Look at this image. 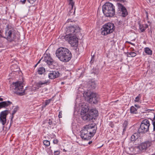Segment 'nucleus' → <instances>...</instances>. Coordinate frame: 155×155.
<instances>
[{"label": "nucleus", "mask_w": 155, "mask_h": 155, "mask_svg": "<svg viewBox=\"0 0 155 155\" xmlns=\"http://www.w3.org/2000/svg\"><path fill=\"white\" fill-rule=\"evenodd\" d=\"M89 107L88 104L82 105L81 112V116L83 120L88 122L93 119H95L98 115L97 110L93 109L89 111Z\"/></svg>", "instance_id": "f257e3e1"}, {"label": "nucleus", "mask_w": 155, "mask_h": 155, "mask_svg": "<svg viewBox=\"0 0 155 155\" xmlns=\"http://www.w3.org/2000/svg\"><path fill=\"white\" fill-rule=\"evenodd\" d=\"M55 54L60 61L64 62L69 61L72 57L71 51L68 49L64 47L58 48L56 51Z\"/></svg>", "instance_id": "f03ea898"}, {"label": "nucleus", "mask_w": 155, "mask_h": 155, "mask_svg": "<svg viewBox=\"0 0 155 155\" xmlns=\"http://www.w3.org/2000/svg\"><path fill=\"white\" fill-rule=\"evenodd\" d=\"M102 11L105 16L111 17L115 14V7L112 3L106 2L103 6Z\"/></svg>", "instance_id": "7ed1b4c3"}, {"label": "nucleus", "mask_w": 155, "mask_h": 155, "mask_svg": "<svg viewBox=\"0 0 155 155\" xmlns=\"http://www.w3.org/2000/svg\"><path fill=\"white\" fill-rule=\"evenodd\" d=\"M23 87L22 84L21 82L17 81L13 83L11 85V88H12L14 90V91L15 93L22 96L25 94V90H23Z\"/></svg>", "instance_id": "20e7f679"}, {"label": "nucleus", "mask_w": 155, "mask_h": 155, "mask_svg": "<svg viewBox=\"0 0 155 155\" xmlns=\"http://www.w3.org/2000/svg\"><path fill=\"white\" fill-rule=\"evenodd\" d=\"M115 29L114 24L109 22L105 24L101 29L102 35H106L112 33Z\"/></svg>", "instance_id": "39448f33"}, {"label": "nucleus", "mask_w": 155, "mask_h": 155, "mask_svg": "<svg viewBox=\"0 0 155 155\" xmlns=\"http://www.w3.org/2000/svg\"><path fill=\"white\" fill-rule=\"evenodd\" d=\"M9 25H7V29L5 31L4 38L6 39L8 41H14L16 38V33L13 28H9Z\"/></svg>", "instance_id": "423d86ee"}, {"label": "nucleus", "mask_w": 155, "mask_h": 155, "mask_svg": "<svg viewBox=\"0 0 155 155\" xmlns=\"http://www.w3.org/2000/svg\"><path fill=\"white\" fill-rule=\"evenodd\" d=\"M81 28L78 25L71 26L66 28V32L70 35H75L79 37L81 35Z\"/></svg>", "instance_id": "0eeeda50"}, {"label": "nucleus", "mask_w": 155, "mask_h": 155, "mask_svg": "<svg viewBox=\"0 0 155 155\" xmlns=\"http://www.w3.org/2000/svg\"><path fill=\"white\" fill-rule=\"evenodd\" d=\"M150 125L149 121L147 119L144 120L141 122L140 127L138 129V133H144L147 132L149 130Z\"/></svg>", "instance_id": "6e6552de"}, {"label": "nucleus", "mask_w": 155, "mask_h": 155, "mask_svg": "<svg viewBox=\"0 0 155 155\" xmlns=\"http://www.w3.org/2000/svg\"><path fill=\"white\" fill-rule=\"evenodd\" d=\"M152 145V142L147 141L141 144L140 145L136 147V150L138 152V153L141 152L145 151L147 149Z\"/></svg>", "instance_id": "1a4fd4ad"}, {"label": "nucleus", "mask_w": 155, "mask_h": 155, "mask_svg": "<svg viewBox=\"0 0 155 155\" xmlns=\"http://www.w3.org/2000/svg\"><path fill=\"white\" fill-rule=\"evenodd\" d=\"M69 43L72 47H77L78 45V38L77 36L73 35L69 37L68 40Z\"/></svg>", "instance_id": "9d476101"}, {"label": "nucleus", "mask_w": 155, "mask_h": 155, "mask_svg": "<svg viewBox=\"0 0 155 155\" xmlns=\"http://www.w3.org/2000/svg\"><path fill=\"white\" fill-rule=\"evenodd\" d=\"M80 132L81 137L82 139L85 140L90 139L91 138V137L89 134L88 131L85 128V126L83 127Z\"/></svg>", "instance_id": "9b49d317"}, {"label": "nucleus", "mask_w": 155, "mask_h": 155, "mask_svg": "<svg viewBox=\"0 0 155 155\" xmlns=\"http://www.w3.org/2000/svg\"><path fill=\"white\" fill-rule=\"evenodd\" d=\"M8 114V110H5L1 112L0 114V122L3 125H4L6 123V117Z\"/></svg>", "instance_id": "f8f14e48"}, {"label": "nucleus", "mask_w": 155, "mask_h": 155, "mask_svg": "<svg viewBox=\"0 0 155 155\" xmlns=\"http://www.w3.org/2000/svg\"><path fill=\"white\" fill-rule=\"evenodd\" d=\"M85 126V128L87 130L91 137H92L94 136L96 131V128H95V125L89 124Z\"/></svg>", "instance_id": "ddd939ff"}, {"label": "nucleus", "mask_w": 155, "mask_h": 155, "mask_svg": "<svg viewBox=\"0 0 155 155\" xmlns=\"http://www.w3.org/2000/svg\"><path fill=\"white\" fill-rule=\"evenodd\" d=\"M118 8L119 9V13L122 12V16L125 17L128 14V12L125 7H124L122 4L118 3L117 4Z\"/></svg>", "instance_id": "4468645a"}, {"label": "nucleus", "mask_w": 155, "mask_h": 155, "mask_svg": "<svg viewBox=\"0 0 155 155\" xmlns=\"http://www.w3.org/2000/svg\"><path fill=\"white\" fill-rule=\"evenodd\" d=\"M126 152L129 154L133 155L138 153V152L136 150V147H130L127 148Z\"/></svg>", "instance_id": "2eb2a0df"}, {"label": "nucleus", "mask_w": 155, "mask_h": 155, "mask_svg": "<svg viewBox=\"0 0 155 155\" xmlns=\"http://www.w3.org/2000/svg\"><path fill=\"white\" fill-rule=\"evenodd\" d=\"M59 73L58 71H52L49 73L48 77L50 79H54L59 77Z\"/></svg>", "instance_id": "dca6fc26"}, {"label": "nucleus", "mask_w": 155, "mask_h": 155, "mask_svg": "<svg viewBox=\"0 0 155 155\" xmlns=\"http://www.w3.org/2000/svg\"><path fill=\"white\" fill-rule=\"evenodd\" d=\"M12 104V103L9 101H2L0 102V109L2 108L5 107Z\"/></svg>", "instance_id": "f3484780"}, {"label": "nucleus", "mask_w": 155, "mask_h": 155, "mask_svg": "<svg viewBox=\"0 0 155 155\" xmlns=\"http://www.w3.org/2000/svg\"><path fill=\"white\" fill-rule=\"evenodd\" d=\"M93 98H92V99L90 98V102H89L91 103H93L94 104H97L98 101V97L97 96L96 94H93Z\"/></svg>", "instance_id": "a211bd4d"}, {"label": "nucleus", "mask_w": 155, "mask_h": 155, "mask_svg": "<svg viewBox=\"0 0 155 155\" xmlns=\"http://www.w3.org/2000/svg\"><path fill=\"white\" fill-rule=\"evenodd\" d=\"M12 72H18L19 70V68L17 64H13L10 67Z\"/></svg>", "instance_id": "6ab92c4d"}, {"label": "nucleus", "mask_w": 155, "mask_h": 155, "mask_svg": "<svg viewBox=\"0 0 155 155\" xmlns=\"http://www.w3.org/2000/svg\"><path fill=\"white\" fill-rule=\"evenodd\" d=\"M68 1L69 2V5H70L71 6V10H70L69 12L70 13H72L73 11V8L74 4V2L73 1V0H68Z\"/></svg>", "instance_id": "aec40b11"}, {"label": "nucleus", "mask_w": 155, "mask_h": 155, "mask_svg": "<svg viewBox=\"0 0 155 155\" xmlns=\"http://www.w3.org/2000/svg\"><path fill=\"white\" fill-rule=\"evenodd\" d=\"M93 94H96L94 93H87V99L89 102H90V98H91V99H92V98H94L93 97Z\"/></svg>", "instance_id": "412c9836"}, {"label": "nucleus", "mask_w": 155, "mask_h": 155, "mask_svg": "<svg viewBox=\"0 0 155 155\" xmlns=\"http://www.w3.org/2000/svg\"><path fill=\"white\" fill-rule=\"evenodd\" d=\"M47 83L48 81H46L43 82H42L41 81H39L36 84L37 87H40L43 85L46 84Z\"/></svg>", "instance_id": "4be33fe9"}, {"label": "nucleus", "mask_w": 155, "mask_h": 155, "mask_svg": "<svg viewBox=\"0 0 155 155\" xmlns=\"http://www.w3.org/2000/svg\"><path fill=\"white\" fill-rule=\"evenodd\" d=\"M45 71V68H39L38 70V73L39 74H42Z\"/></svg>", "instance_id": "5701e85b"}, {"label": "nucleus", "mask_w": 155, "mask_h": 155, "mask_svg": "<svg viewBox=\"0 0 155 155\" xmlns=\"http://www.w3.org/2000/svg\"><path fill=\"white\" fill-rule=\"evenodd\" d=\"M44 60L43 61H49L50 60H52L53 59L51 58V57L49 55H48V54H46V56H45L44 58Z\"/></svg>", "instance_id": "b1692460"}, {"label": "nucleus", "mask_w": 155, "mask_h": 155, "mask_svg": "<svg viewBox=\"0 0 155 155\" xmlns=\"http://www.w3.org/2000/svg\"><path fill=\"white\" fill-rule=\"evenodd\" d=\"M144 51L148 55H151L152 54V51L148 48H145Z\"/></svg>", "instance_id": "393cba45"}, {"label": "nucleus", "mask_w": 155, "mask_h": 155, "mask_svg": "<svg viewBox=\"0 0 155 155\" xmlns=\"http://www.w3.org/2000/svg\"><path fill=\"white\" fill-rule=\"evenodd\" d=\"M130 112L131 113H137V109L133 106H132L130 107Z\"/></svg>", "instance_id": "a878e982"}, {"label": "nucleus", "mask_w": 155, "mask_h": 155, "mask_svg": "<svg viewBox=\"0 0 155 155\" xmlns=\"http://www.w3.org/2000/svg\"><path fill=\"white\" fill-rule=\"evenodd\" d=\"M136 55V53L134 52H130L127 53V56L129 57H133Z\"/></svg>", "instance_id": "bb28decb"}, {"label": "nucleus", "mask_w": 155, "mask_h": 155, "mask_svg": "<svg viewBox=\"0 0 155 155\" xmlns=\"http://www.w3.org/2000/svg\"><path fill=\"white\" fill-rule=\"evenodd\" d=\"M128 125V122L127 120H125L123 124V127H124V129H123V131L124 132L126 130V129L127 127V126Z\"/></svg>", "instance_id": "cd10ccee"}, {"label": "nucleus", "mask_w": 155, "mask_h": 155, "mask_svg": "<svg viewBox=\"0 0 155 155\" xmlns=\"http://www.w3.org/2000/svg\"><path fill=\"white\" fill-rule=\"evenodd\" d=\"M139 29L141 31V32H143L145 30V28L144 27L143 25H141L140 22H139Z\"/></svg>", "instance_id": "c85d7f7f"}, {"label": "nucleus", "mask_w": 155, "mask_h": 155, "mask_svg": "<svg viewBox=\"0 0 155 155\" xmlns=\"http://www.w3.org/2000/svg\"><path fill=\"white\" fill-rule=\"evenodd\" d=\"M18 107H16L14 109L12 113V120L13 119L14 117V114L16 112L18 109Z\"/></svg>", "instance_id": "c756f323"}, {"label": "nucleus", "mask_w": 155, "mask_h": 155, "mask_svg": "<svg viewBox=\"0 0 155 155\" xmlns=\"http://www.w3.org/2000/svg\"><path fill=\"white\" fill-rule=\"evenodd\" d=\"M135 135H136V133H135L131 136L130 140L131 141H135L136 140V139H137V137L135 136Z\"/></svg>", "instance_id": "7c9ffc66"}, {"label": "nucleus", "mask_w": 155, "mask_h": 155, "mask_svg": "<svg viewBox=\"0 0 155 155\" xmlns=\"http://www.w3.org/2000/svg\"><path fill=\"white\" fill-rule=\"evenodd\" d=\"M43 143L47 147L49 146L50 145V142L48 140H44Z\"/></svg>", "instance_id": "2f4dec72"}, {"label": "nucleus", "mask_w": 155, "mask_h": 155, "mask_svg": "<svg viewBox=\"0 0 155 155\" xmlns=\"http://www.w3.org/2000/svg\"><path fill=\"white\" fill-rule=\"evenodd\" d=\"M47 63V64H48L49 65H51L53 64V63L54 62L53 60H50L49 61H45Z\"/></svg>", "instance_id": "473e14b6"}, {"label": "nucleus", "mask_w": 155, "mask_h": 155, "mask_svg": "<svg viewBox=\"0 0 155 155\" xmlns=\"http://www.w3.org/2000/svg\"><path fill=\"white\" fill-rule=\"evenodd\" d=\"M51 99H49L47 100H46V101L45 102V106H46L47 105H48V104H49L50 103V102L51 101Z\"/></svg>", "instance_id": "72a5a7b5"}, {"label": "nucleus", "mask_w": 155, "mask_h": 155, "mask_svg": "<svg viewBox=\"0 0 155 155\" xmlns=\"http://www.w3.org/2000/svg\"><path fill=\"white\" fill-rule=\"evenodd\" d=\"M60 153V151L59 150H57L54 151V155H59Z\"/></svg>", "instance_id": "f704fd0d"}, {"label": "nucleus", "mask_w": 155, "mask_h": 155, "mask_svg": "<svg viewBox=\"0 0 155 155\" xmlns=\"http://www.w3.org/2000/svg\"><path fill=\"white\" fill-rule=\"evenodd\" d=\"M3 31L2 29H0V36L1 37L4 38L5 35H2Z\"/></svg>", "instance_id": "c9c22d12"}, {"label": "nucleus", "mask_w": 155, "mask_h": 155, "mask_svg": "<svg viewBox=\"0 0 155 155\" xmlns=\"http://www.w3.org/2000/svg\"><path fill=\"white\" fill-rule=\"evenodd\" d=\"M36 0H28L29 3L31 4H33Z\"/></svg>", "instance_id": "e433bc0d"}, {"label": "nucleus", "mask_w": 155, "mask_h": 155, "mask_svg": "<svg viewBox=\"0 0 155 155\" xmlns=\"http://www.w3.org/2000/svg\"><path fill=\"white\" fill-rule=\"evenodd\" d=\"M51 147H50L49 149H48V153H49L50 154H52L53 153V152L52 150L51 149Z\"/></svg>", "instance_id": "4c0bfd02"}, {"label": "nucleus", "mask_w": 155, "mask_h": 155, "mask_svg": "<svg viewBox=\"0 0 155 155\" xmlns=\"http://www.w3.org/2000/svg\"><path fill=\"white\" fill-rule=\"evenodd\" d=\"M58 141L57 139H55L53 141V143L54 144H57L58 143Z\"/></svg>", "instance_id": "58836bf2"}, {"label": "nucleus", "mask_w": 155, "mask_h": 155, "mask_svg": "<svg viewBox=\"0 0 155 155\" xmlns=\"http://www.w3.org/2000/svg\"><path fill=\"white\" fill-rule=\"evenodd\" d=\"M140 98L139 96H137L135 98V101L136 102H138Z\"/></svg>", "instance_id": "ea45409f"}, {"label": "nucleus", "mask_w": 155, "mask_h": 155, "mask_svg": "<svg viewBox=\"0 0 155 155\" xmlns=\"http://www.w3.org/2000/svg\"><path fill=\"white\" fill-rule=\"evenodd\" d=\"M58 117L60 118L62 117V111H60L58 115Z\"/></svg>", "instance_id": "a19ab883"}, {"label": "nucleus", "mask_w": 155, "mask_h": 155, "mask_svg": "<svg viewBox=\"0 0 155 155\" xmlns=\"http://www.w3.org/2000/svg\"><path fill=\"white\" fill-rule=\"evenodd\" d=\"M126 43H129V44H131V45H134V46H135V44H133V43H131V42H130L128 41H126Z\"/></svg>", "instance_id": "79ce46f5"}, {"label": "nucleus", "mask_w": 155, "mask_h": 155, "mask_svg": "<svg viewBox=\"0 0 155 155\" xmlns=\"http://www.w3.org/2000/svg\"><path fill=\"white\" fill-rule=\"evenodd\" d=\"M49 121L48 122V124L49 125H51L52 124V121L50 119H49Z\"/></svg>", "instance_id": "37998d69"}, {"label": "nucleus", "mask_w": 155, "mask_h": 155, "mask_svg": "<svg viewBox=\"0 0 155 155\" xmlns=\"http://www.w3.org/2000/svg\"><path fill=\"white\" fill-rule=\"evenodd\" d=\"M110 126L111 127H114V124L112 123H110Z\"/></svg>", "instance_id": "c03bdc74"}, {"label": "nucleus", "mask_w": 155, "mask_h": 155, "mask_svg": "<svg viewBox=\"0 0 155 155\" xmlns=\"http://www.w3.org/2000/svg\"><path fill=\"white\" fill-rule=\"evenodd\" d=\"M26 0H23V1L21 0V2L22 4H24L25 3V2Z\"/></svg>", "instance_id": "a18cd8bd"}, {"label": "nucleus", "mask_w": 155, "mask_h": 155, "mask_svg": "<svg viewBox=\"0 0 155 155\" xmlns=\"http://www.w3.org/2000/svg\"><path fill=\"white\" fill-rule=\"evenodd\" d=\"M153 131H155V124L154 123H153Z\"/></svg>", "instance_id": "49530a36"}, {"label": "nucleus", "mask_w": 155, "mask_h": 155, "mask_svg": "<svg viewBox=\"0 0 155 155\" xmlns=\"http://www.w3.org/2000/svg\"><path fill=\"white\" fill-rule=\"evenodd\" d=\"M154 119L153 120V123H154L155 124V116H154V117L153 118Z\"/></svg>", "instance_id": "de8ad7c7"}, {"label": "nucleus", "mask_w": 155, "mask_h": 155, "mask_svg": "<svg viewBox=\"0 0 155 155\" xmlns=\"http://www.w3.org/2000/svg\"><path fill=\"white\" fill-rule=\"evenodd\" d=\"M148 25L147 24H146L145 25V27H144V28H145V29L147 28L148 27Z\"/></svg>", "instance_id": "09e8293b"}, {"label": "nucleus", "mask_w": 155, "mask_h": 155, "mask_svg": "<svg viewBox=\"0 0 155 155\" xmlns=\"http://www.w3.org/2000/svg\"><path fill=\"white\" fill-rule=\"evenodd\" d=\"M94 61V57H93L91 59V62H93L92 61Z\"/></svg>", "instance_id": "8fccbe9b"}, {"label": "nucleus", "mask_w": 155, "mask_h": 155, "mask_svg": "<svg viewBox=\"0 0 155 155\" xmlns=\"http://www.w3.org/2000/svg\"><path fill=\"white\" fill-rule=\"evenodd\" d=\"M135 106L136 107H137V108H140V107L138 105H136V104H135Z\"/></svg>", "instance_id": "3c124183"}, {"label": "nucleus", "mask_w": 155, "mask_h": 155, "mask_svg": "<svg viewBox=\"0 0 155 155\" xmlns=\"http://www.w3.org/2000/svg\"><path fill=\"white\" fill-rule=\"evenodd\" d=\"M71 19H68L67 20V21L68 22H70V21H71V22H72V21H71Z\"/></svg>", "instance_id": "603ef678"}, {"label": "nucleus", "mask_w": 155, "mask_h": 155, "mask_svg": "<svg viewBox=\"0 0 155 155\" xmlns=\"http://www.w3.org/2000/svg\"><path fill=\"white\" fill-rule=\"evenodd\" d=\"M120 2H124L125 1H126L125 0H120Z\"/></svg>", "instance_id": "864d4df0"}, {"label": "nucleus", "mask_w": 155, "mask_h": 155, "mask_svg": "<svg viewBox=\"0 0 155 155\" xmlns=\"http://www.w3.org/2000/svg\"><path fill=\"white\" fill-rule=\"evenodd\" d=\"M92 143V141H90V142H88V143L89 144H91Z\"/></svg>", "instance_id": "5fc2aeb1"}, {"label": "nucleus", "mask_w": 155, "mask_h": 155, "mask_svg": "<svg viewBox=\"0 0 155 155\" xmlns=\"http://www.w3.org/2000/svg\"><path fill=\"white\" fill-rule=\"evenodd\" d=\"M42 59H41L37 63V64H38L42 60Z\"/></svg>", "instance_id": "6e6d98bb"}, {"label": "nucleus", "mask_w": 155, "mask_h": 155, "mask_svg": "<svg viewBox=\"0 0 155 155\" xmlns=\"http://www.w3.org/2000/svg\"><path fill=\"white\" fill-rule=\"evenodd\" d=\"M3 100V99L2 98H0V101H2Z\"/></svg>", "instance_id": "4d7b16f0"}, {"label": "nucleus", "mask_w": 155, "mask_h": 155, "mask_svg": "<svg viewBox=\"0 0 155 155\" xmlns=\"http://www.w3.org/2000/svg\"><path fill=\"white\" fill-rule=\"evenodd\" d=\"M75 8H74V12H73V14H75Z\"/></svg>", "instance_id": "13d9d810"}, {"label": "nucleus", "mask_w": 155, "mask_h": 155, "mask_svg": "<svg viewBox=\"0 0 155 155\" xmlns=\"http://www.w3.org/2000/svg\"><path fill=\"white\" fill-rule=\"evenodd\" d=\"M63 151L64 152L66 151V150H65V149H64Z\"/></svg>", "instance_id": "bf43d9fd"}, {"label": "nucleus", "mask_w": 155, "mask_h": 155, "mask_svg": "<svg viewBox=\"0 0 155 155\" xmlns=\"http://www.w3.org/2000/svg\"><path fill=\"white\" fill-rule=\"evenodd\" d=\"M35 64V67H36V66H37V64Z\"/></svg>", "instance_id": "052dcab7"}, {"label": "nucleus", "mask_w": 155, "mask_h": 155, "mask_svg": "<svg viewBox=\"0 0 155 155\" xmlns=\"http://www.w3.org/2000/svg\"><path fill=\"white\" fill-rule=\"evenodd\" d=\"M146 13H147V18H148V15H147V12H146Z\"/></svg>", "instance_id": "680f3d73"}, {"label": "nucleus", "mask_w": 155, "mask_h": 155, "mask_svg": "<svg viewBox=\"0 0 155 155\" xmlns=\"http://www.w3.org/2000/svg\"><path fill=\"white\" fill-rule=\"evenodd\" d=\"M64 82H61V84H64Z\"/></svg>", "instance_id": "e2e57ef3"}]
</instances>
